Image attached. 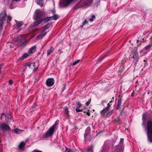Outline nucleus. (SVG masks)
I'll list each match as a JSON object with an SVG mask.
<instances>
[{
	"label": "nucleus",
	"instance_id": "1",
	"mask_svg": "<svg viewBox=\"0 0 152 152\" xmlns=\"http://www.w3.org/2000/svg\"><path fill=\"white\" fill-rule=\"evenodd\" d=\"M142 125L145 126L146 125V134L147 140L152 143V113H144L142 115Z\"/></svg>",
	"mask_w": 152,
	"mask_h": 152
},
{
	"label": "nucleus",
	"instance_id": "2",
	"mask_svg": "<svg viewBox=\"0 0 152 152\" xmlns=\"http://www.w3.org/2000/svg\"><path fill=\"white\" fill-rule=\"evenodd\" d=\"M25 35H19L13 39L14 42L21 48H23L28 43L30 39H25Z\"/></svg>",
	"mask_w": 152,
	"mask_h": 152
},
{
	"label": "nucleus",
	"instance_id": "3",
	"mask_svg": "<svg viewBox=\"0 0 152 152\" xmlns=\"http://www.w3.org/2000/svg\"><path fill=\"white\" fill-rule=\"evenodd\" d=\"M7 20V22L12 20L11 17L7 15L5 11L1 12L0 14V31L3 29V25L5 21Z\"/></svg>",
	"mask_w": 152,
	"mask_h": 152
},
{
	"label": "nucleus",
	"instance_id": "4",
	"mask_svg": "<svg viewBox=\"0 0 152 152\" xmlns=\"http://www.w3.org/2000/svg\"><path fill=\"white\" fill-rule=\"evenodd\" d=\"M58 121H56L55 123L50 127L47 131L45 134L43 136V137L47 138L51 137L53 134L55 129L58 124Z\"/></svg>",
	"mask_w": 152,
	"mask_h": 152
},
{
	"label": "nucleus",
	"instance_id": "5",
	"mask_svg": "<svg viewBox=\"0 0 152 152\" xmlns=\"http://www.w3.org/2000/svg\"><path fill=\"white\" fill-rule=\"evenodd\" d=\"M93 0H81L77 4L78 8H86L90 6Z\"/></svg>",
	"mask_w": 152,
	"mask_h": 152
},
{
	"label": "nucleus",
	"instance_id": "6",
	"mask_svg": "<svg viewBox=\"0 0 152 152\" xmlns=\"http://www.w3.org/2000/svg\"><path fill=\"white\" fill-rule=\"evenodd\" d=\"M124 139L121 138L119 144L117 146L115 147V150L114 152H123L124 146L123 145Z\"/></svg>",
	"mask_w": 152,
	"mask_h": 152
},
{
	"label": "nucleus",
	"instance_id": "7",
	"mask_svg": "<svg viewBox=\"0 0 152 152\" xmlns=\"http://www.w3.org/2000/svg\"><path fill=\"white\" fill-rule=\"evenodd\" d=\"M35 20L42 19L43 17L44 13L40 10H37L35 11Z\"/></svg>",
	"mask_w": 152,
	"mask_h": 152
},
{
	"label": "nucleus",
	"instance_id": "8",
	"mask_svg": "<svg viewBox=\"0 0 152 152\" xmlns=\"http://www.w3.org/2000/svg\"><path fill=\"white\" fill-rule=\"evenodd\" d=\"M54 82L55 80L53 78H49L47 80L46 84L47 86L51 87L54 84Z\"/></svg>",
	"mask_w": 152,
	"mask_h": 152
},
{
	"label": "nucleus",
	"instance_id": "9",
	"mask_svg": "<svg viewBox=\"0 0 152 152\" xmlns=\"http://www.w3.org/2000/svg\"><path fill=\"white\" fill-rule=\"evenodd\" d=\"M0 128L4 131H9L11 130V128L10 126L7 125L5 123H3L0 125Z\"/></svg>",
	"mask_w": 152,
	"mask_h": 152
},
{
	"label": "nucleus",
	"instance_id": "10",
	"mask_svg": "<svg viewBox=\"0 0 152 152\" xmlns=\"http://www.w3.org/2000/svg\"><path fill=\"white\" fill-rule=\"evenodd\" d=\"M109 110L106 109V108L100 111V113L102 115H109L111 112H109Z\"/></svg>",
	"mask_w": 152,
	"mask_h": 152
},
{
	"label": "nucleus",
	"instance_id": "11",
	"mask_svg": "<svg viewBox=\"0 0 152 152\" xmlns=\"http://www.w3.org/2000/svg\"><path fill=\"white\" fill-rule=\"evenodd\" d=\"M94 146L93 145L89 146L85 150H81V152H93V151Z\"/></svg>",
	"mask_w": 152,
	"mask_h": 152
},
{
	"label": "nucleus",
	"instance_id": "12",
	"mask_svg": "<svg viewBox=\"0 0 152 152\" xmlns=\"http://www.w3.org/2000/svg\"><path fill=\"white\" fill-rule=\"evenodd\" d=\"M132 52L133 54L132 58H133V60L137 59H139L140 57L139 56L137 51V50H133Z\"/></svg>",
	"mask_w": 152,
	"mask_h": 152
},
{
	"label": "nucleus",
	"instance_id": "13",
	"mask_svg": "<svg viewBox=\"0 0 152 152\" xmlns=\"http://www.w3.org/2000/svg\"><path fill=\"white\" fill-rule=\"evenodd\" d=\"M46 32L43 30L41 33L37 36V38L38 39H41L46 35Z\"/></svg>",
	"mask_w": 152,
	"mask_h": 152
},
{
	"label": "nucleus",
	"instance_id": "14",
	"mask_svg": "<svg viewBox=\"0 0 152 152\" xmlns=\"http://www.w3.org/2000/svg\"><path fill=\"white\" fill-rule=\"evenodd\" d=\"M74 0H64L63 2L64 7H67Z\"/></svg>",
	"mask_w": 152,
	"mask_h": 152
},
{
	"label": "nucleus",
	"instance_id": "15",
	"mask_svg": "<svg viewBox=\"0 0 152 152\" xmlns=\"http://www.w3.org/2000/svg\"><path fill=\"white\" fill-rule=\"evenodd\" d=\"M91 130V129L90 127H88L85 130V133L84 134V137L85 140H86L87 139V136L88 134L90 132Z\"/></svg>",
	"mask_w": 152,
	"mask_h": 152
},
{
	"label": "nucleus",
	"instance_id": "16",
	"mask_svg": "<svg viewBox=\"0 0 152 152\" xmlns=\"http://www.w3.org/2000/svg\"><path fill=\"white\" fill-rule=\"evenodd\" d=\"M37 20L35 21L32 24L31 26L32 27L35 26H37L42 21V19Z\"/></svg>",
	"mask_w": 152,
	"mask_h": 152
},
{
	"label": "nucleus",
	"instance_id": "17",
	"mask_svg": "<svg viewBox=\"0 0 152 152\" xmlns=\"http://www.w3.org/2000/svg\"><path fill=\"white\" fill-rule=\"evenodd\" d=\"M120 95L118 97L119 98L118 99V102L116 107V108L117 109H118L120 108L121 103L122 100L121 98H120Z\"/></svg>",
	"mask_w": 152,
	"mask_h": 152
},
{
	"label": "nucleus",
	"instance_id": "18",
	"mask_svg": "<svg viewBox=\"0 0 152 152\" xmlns=\"http://www.w3.org/2000/svg\"><path fill=\"white\" fill-rule=\"evenodd\" d=\"M26 65L28 66L29 68H31V69H33V66L35 64V62H29V63H26Z\"/></svg>",
	"mask_w": 152,
	"mask_h": 152
},
{
	"label": "nucleus",
	"instance_id": "19",
	"mask_svg": "<svg viewBox=\"0 0 152 152\" xmlns=\"http://www.w3.org/2000/svg\"><path fill=\"white\" fill-rule=\"evenodd\" d=\"M25 145V143L23 141H22L20 143L18 146V148L20 150L22 149Z\"/></svg>",
	"mask_w": 152,
	"mask_h": 152
},
{
	"label": "nucleus",
	"instance_id": "20",
	"mask_svg": "<svg viewBox=\"0 0 152 152\" xmlns=\"http://www.w3.org/2000/svg\"><path fill=\"white\" fill-rule=\"evenodd\" d=\"M51 20V17H47L42 19V21H44L45 23H47Z\"/></svg>",
	"mask_w": 152,
	"mask_h": 152
},
{
	"label": "nucleus",
	"instance_id": "21",
	"mask_svg": "<svg viewBox=\"0 0 152 152\" xmlns=\"http://www.w3.org/2000/svg\"><path fill=\"white\" fill-rule=\"evenodd\" d=\"M51 25V23H49L47 24L43 27L44 28L43 30L45 32L46 30L48 29V28H50Z\"/></svg>",
	"mask_w": 152,
	"mask_h": 152
},
{
	"label": "nucleus",
	"instance_id": "22",
	"mask_svg": "<svg viewBox=\"0 0 152 152\" xmlns=\"http://www.w3.org/2000/svg\"><path fill=\"white\" fill-rule=\"evenodd\" d=\"M54 50V48L53 46H51L49 50H47V56H49L51 53H53Z\"/></svg>",
	"mask_w": 152,
	"mask_h": 152
},
{
	"label": "nucleus",
	"instance_id": "23",
	"mask_svg": "<svg viewBox=\"0 0 152 152\" xmlns=\"http://www.w3.org/2000/svg\"><path fill=\"white\" fill-rule=\"evenodd\" d=\"M5 119L7 123L10 122L11 119V116L10 115H7L5 116Z\"/></svg>",
	"mask_w": 152,
	"mask_h": 152
},
{
	"label": "nucleus",
	"instance_id": "24",
	"mask_svg": "<svg viewBox=\"0 0 152 152\" xmlns=\"http://www.w3.org/2000/svg\"><path fill=\"white\" fill-rule=\"evenodd\" d=\"M36 48V47L35 46L31 47L29 50V53L31 54L34 52Z\"/></svg>",
	"mask_w": 152,
	"mask_h": 152
},
{
	"label": "nucleus",
	"instance_id": "25",
	"mask_svg": "<svg viewBox=\"0 0 152 152\" xmlns=\"http://www.w3.org/2000/svg\"><path fill=\"white\" fill-rule=\"evenodd\" d=\"M114 101V97H113L112 98V99H111V100L109 102V103H108L107 104V107H106V109H108V110H109L110 109V108L111 105V104H110V103H111V102H113Z\"/></svg>",
	"mask_w": 152,
	"mask_h": 152
},
{
	"label": "nucleus",
	"instance_id": "26",
	"mask_svg": "<svg viewBox=\"0 0 152 152\" xmlns=\"http://www.w3.org/2000/svg\"><path fill=\"white\" fill-rule=\"evenodd\" d=\"M29 55L27 53H24L23 55L21 58H20V60H23V59L26 58Z\"/></svg>",
	"mask_w": 152,
	"mask_h": 152
},
{
	"label": "nucleus",
	"instance_id": "27",
	"mask_svg": "<svg viewBox=\"0 0 152 152\" xmlns=\"http://www.w3.org/2000/svg\"><path fill=\"white\" fill-rule=\"evenodd\" d=\"M15 21L17 24V26L18 28L20 27L23 24V22L22 21H18L16 20H15Z\"/></svg>",
	"mask_w": 152,
	"mask_h": 152
},
{
	"label": "nucleus",
	"instance_id": "28",
	"mask_svg": "<svg viewBox=\"0 0 152 152\" xmlns=\"http://www.w3.org/2000/svg\"><path fill=\"white\" fill-rule=\"evenodd\" d=\"M14 132L16 134H19L21 133L22 131L18 128H16L14 130Z\"/></svg>",
	"mask_w": 152,
	"mask_h": 152
},
{
	"label": "nucleus",
	"instance_id": "29",
	"mask_svg": "<svg viewBox=\"0 0 152 152\" xmlns=\"http://www.w3.org/2000/svg\"><path fill=\"white\" fill-rule=\"evenodd\" d=\"M51 17V19H53L54 20H57L58 18V16L56 14H54L53 16Z\"/></svg>",
	"mask_w": 152,
	"mask_h": 152
},
{
	"label": "nucleus",
	"instance_id": "30",
	"mask_svg": "<svg viewBox=\"0 0 152 152\" xmlns=\"http://www.w3.org/2000/svg\"><path fill=\"white\" fill-rule=\"evenodd\" d=\"M76 104L77 106L76 108L79 109L82 106V104L80 103V101H78L77 102H76Z\"/></svg>",
	"mask_w": 152,
	"mask_h": 152
},
{
	"label": "nucleus",
	"instance_id": "31",
	"mask_svg": "<svg viewBox=\"0 0 152 152\" xmlns=\"http://www.w3.org/2000/svg\"><path fill=\"white\" fill-rule=\"evenodd\" d=\"M139 59H137L133 60V63L134 64V66L135 67L137 65V63Z\"/></svg>",
	"mask_w": 152,
	"mask_h": 152
},
{
	"label": "nucleus",
	"instance_id": "32",
	"mask_svg": "<svg viewBox=\"0 0 152 152\" xmlns=\"http://www.w3.org/2000/svg\"><path fill=\"white\" fill-rule=\"evenodd\" d=\"M82 61V60H81L80 59L77 60L75 62H74L72 65L73 66H75L77 64V63H79L80 62H81Z\"/></svg>",
	"mask_w": 152,
	"mask_h": 152
},
{
	"label": "nucleus",
	"instance_id": "33",
	"mask_svg": "<svg viewBox=\"0 0 152 152\" xmlns=\"http://www.w3.org/2000/svg\"><path fill=\"white\" fill-rule=\"evenodd\" d=\"M65 110L66 111V114L67 117H68L69 115V111L68 110V108L67 107H66L65 108Z\"/></svg>",
	"mask_w": 152,
	"mask_h": 152
},
{
	"label": "nucleus",
	"instance_id": "34",
	"mask_svg": "<svg viewBox=\"0 0 152 152\" xmlns=\"http://www.w3.org/2000/svg\"><path fill=\"white\" fill-rule=\"evenodd\" d=\"M151 45H147L144 47V48L143 49V50H147L150 48L151 47Z\"/></svg>",
	"mask_w": 152,
	"mask_h": 152
},
{
	"label": "nucleus",
	"instance_id": "35",
	"mask_svg": "<svg viewBox=\"0 0 152 152\" xmlns=\"http://www.w3.org/2000/svg\"><path fill=\"white\" fill-rule=\"evenodd\" d=\"M42 1L38 0L37 4L42 7L43 5V4L42 2Z\"/></svg>",
	"mask_w": 152,
	"mask_h": 152
},
{
	"label": "nucleus",
	"instance_id": "36",
	"mask_svg": "<svg viewBox=\"0 0 152 152\" xmlns=\"http://www.w3.org/2000/svg\"><path fill=\"white\" fill-rule=\"evenodd\" d=\"M35 66H36L35 63V64L33 66V71H34V72H36V71H37L38 69V67H35Z\"/></svg>",
	"mask_w": 152,
	"mask_h": 152
},
{
	"label": "nucleus",
	"instance_id": "37",
	"mask_svg": "<svg viewBox=\"0 0 152 152\" xmlns=\"http://www.w3.org/2000/svg\"><path fill=\"white\" fill-rule=\"evenodd\" d=\"M37 104L36 103H34L33 105L32 106V110H34L37 106Z\"/></svg>",
	"mask_w": 152,
	"mask_h": 152
},
{
	"label": "nucleus",
	"instance_id": "38",
	"mask_svg": "<svg viewBox=\"0 0 152 152\" xmlns=\"http://www.w3.org/2000/svg\"><path fill=\"white\" fill-rule=\"evenodd\" d=\"M65 152H73L69 148H66L65 149Z\"/></svg>",
	"mask_w": 152,
	"mask_h": 152
},
{
	"label": "nucleus",
	"instance_id": "39",
	"mask_svg": "<svg viewBox=\"0 0 152 152\" xmlns=\"http://www.w3.org/2000/svg\"><path fill=\"white\" fill-rule=\"evenodd\" d=\"M89 111V110H88V111H87L86 112V111H84L83 112L84 113H86L88 116H90V114Z\"/></svg>",
	"mask_w": 152,
	"mask_h": 152
},
{
	"label": "nucleus",
	"instance_id": "40",
	"mask_svg": "<svg viewBox=\"0 0 152 152\" xmlns=\"http://www.w3.org/2000/svg\"><path fill=\"white\" fill-rule=\"evenodd\" d=\"M75 110L77 113H78L79 112H81L83 111V110L82 109H79L76 108L75 109Z\"/></svg>",
	"mask_w": 152,
	"mask_h": 152
},
{
	"label": "nucleus",
	"instance_id": "41",
	"mask_svg": "<svg viewBox=\"0 0 152 152\" xmlns=\"http://www.w3.org/2000/svg\"><path fill=\"white\" fill-rule=\"evenodd\" d=\"M88 23V22L87 21V20H84V21L82 23V25H86V24H87Z\"/></svg>",
	"mask_w": 152,
	"mask_h": 152
},
{
	"label": "nucleus",
	"instance_id": "42",
	"mask_svg": "<svg viewBox=\"0 0 152 152\" xmlns=\"http://www.w3.org/2000/svg\"><path fill=\"white\" fill-rule=\"evenodd\" d=\"M105 56H103L102 58H101L100 59L99 61V63H100V62H101L102 60L104 58H105Z\"/></svg>",
	"mask_w": 152,
	"mask_h": 152
},
{
	"label": "nucleus",
	"instance_id": "43",
	"mask_svg": "<svg viewBox=\"0 0 152 152\" xmlns=\"http://www.w3.org/2000/svg\"><path fill=\"white\" fill-rule=\"evenodd\" d=\"M9 83L10 85H12L13 83V81L11 80H10L9 81Z\"/></svg>",
	"mask_w": 152,
	"mask_h": 152
},
{
	"label": "nucleus",
	"instance_id": "44",
	"mask_svg": "<svg viewBox=\"0 0 152 152\" xmlns=\"http://www.w3.org/2000/svg\"><path fill=\"white\" fill-rule=\"evenodd\" d=\"M100 1V0H96V3L98 5Z\"/></svg>",
	"mask_w": 152,
	"mask_h": 152
},
{
	"label": "nucleus",
	"instance_id": "45",
	"mask_svg": "<svg viewBox=\"0 0 152 152\" xmlns=\"http://www.w3.org/2000/svg\"><path fill=\"white\" fill-rule=\"evenodd\" d=\"M90 103V102L89 101H88L86 103V105L88 106Z\"/></svg>",
	"mask_w": 152,
	"mask_h": 152
},
{
	"label": "nucleus",
	"instance_id": "46",
	"mask_svg": "<svg viewBox=\"0 0 152 152\" xmlns=\"http://www.w3.org/2000/svg\"><path fill=\"white\" fill-rule=\"evenodd\" d=\"M143 61L144 62H145V65H144V67H145L146 66H147V62H146V60H144Z\"/></svg>",
	"mask_w": 152,
	"mask_h": 152
},
{
	"label": "nucleus",
	"instance_id": "47",
	"mask_svg": "<svg viewBox=\"0 0 152 152\" xmlns=\"http://www.w3.org/2000/svg\"><path fill=\"white\" fill-rule=\"evenodd\" d=\"M120 121V118H118L116 119L115 120V121L117 122H118Z\"/></svg>",
	"mask_w": 152,
	"mask_h": 152
},
{
	"label": "nucleus",
	"instance_id": "48",
	"mask_svg": "<svg viewBox=\"0 0 152 152\" xmlns=\"http://www.w3.org/2000/svg\"><path fill=\"white\" fill-rule=\"evenodd\" d=\"M51 12H52V13L54 15V14H55V12H56V11H55V10H52L51 11Z\"/></svg>",
	"mask_w": 152,
	"mask_h": 152
},
{
	"label": "nucleus",
	"instance_id": "49",
	"mask_svg": "<svg viewBox=\"0 0 152 152\" xmlns=\"http://www.w3.org/2000/svg\"><path fill=\"white\" fill-rule=\"evenodd\" d=\"M39 30L38 28H36L34 29L33 30L34 32H36L37 31H38Z\"/></svg>",
	"mask_w": 152,
	"mask_h": 152
},
{
	"label": "nucleus",
	"instance_id": "50",
	"mask_svg": "<svg viewBox=\"0 0 152 152\" xmlns=\"http://www.w3.org/2000/svg\"><path fill=\"white\" fill-rule=\"evenodd\" d=\"M99 152H107V151H106L104 149H103L101 151Z\"/></svg>",
	"mask_w": 152,
	"mask_h": 152
},
{
	"label": "nucleus",
	"instance_id": "51",
	"mask_svg": "<svg viewBox=\"0 0 152 152\" xmlns=\"http://www.w3.org/2000/svg\"><path fill=\"white\" fill-rule=\"evenodd\" d=\"M65 89H66L65 85L64 86L63 88H62V91H64Z\"/></svg>",
	"mask_w": 152,
	"mask_h": 152
},
{
	"label": "nucleus",
	"instance_id": "52",
	"mask_svg": "<svg viewBox=\"0 0 152 152\" xmlns=\"http://www.w3.org/2000/svg\"><path fill=\"white\" fill-rule=\"evenodd\" d=\"M1 144H0V152H1L2 151V149H1Z\"/></svg>",
	"mask_w": 152,
	"mask_h": 152
},
{
	"label": "nucleus",
	"instance_id": "53",
	"mask_svg": "<svg viewBox=\"0 0 152 152\" xmlns=\"http://www.w3.org/2000/svg\"><path fill=\"white\" fill-rule=\"evenodd\" d=\"M89 20L90 21H92L94 20H93V18H91Z\"/></svg>",
	"mask_w": 152,
	"mask_h": 152
},
{
	"label": "nucleus",
	"instance_id": "54",
	"mask_svg": "<svg viewBox=\"0 0 152 152\" xmlns=\"http://www.w3.org/2000/svg\"><path fill=\"white\" fill-rule=\"evenodd\" d=\"M95 16L94 15H92V18L93 19L94 18H95Z\"/></svg>",
	"mask_w": 152,
	"mask_h": 152
},
{
	"label": "nucleus",
	"instance_id": "55",
	"mask_svg": "<svg viewBox=\"0 0 152 152\" xmlns=\"http://www.w3.org/2000/svg\"><path fill=\"white\" fill-rule=\"evenodd\" d=\"M35 152H42L40 151H36Z\"/></svg>",
	"mask_w": 152,
	"mask_h": 152
},
{
	"label": "nucleus",
	"instance_id": "56",
	"mask_svg": "<svg viewBox=\"0 0 152 152\" xmlns=\"http://www.w3.org/2000/svg\"><path fill=\"white\" fill-rule=\"evenodd\" d=\"M139 40L138 39H137V40L136 42H137V44L138 43H139Z\"/></svg>",
	"mask_w": 152,
	"mask_h": 152
},
{
	"label": "nucleus",
	"instance_id": "57",
	"mask_svg": "<svg viewBox=\"0 0 152 152\" xmlns=\"http://www.w3.org/2000/svg\"><path fill=\"white\" fill-rule=\"evenodd\" d=\"M3 115H4V113H3L2 114V116H1V118H2V116Z\"/></svg>",
	"mask_w": 152,
	"mask_h": 152
},
{
	"label": "nucleus",
	"instance_id": "58",
	"mask_svg": "<svg viewBox=\"0 0 152 152\" xmlns=\"http://www.w3.org/2000/svg\"><path fill=\"white\" fill-rule=\"evenodd\" d=\"M1 66H0V73H1Z\"/></svg>",
	"mask_w": 152,
	"mask_h": 152
},
{
	"label": "nucleus",
	"instance_id": "59",
	"mask_svg": "<svg viewBox=\"0 0 152 152\" xmlns=\"http://www.w3.org/2000/svg\"><path fill=\"white\" fill-rule=\"evenodd\" d=\"M141 44H138V45H137V46H138V47H139V46Z\"/></svg>",
	"mask_w": 152,
	"mask_h": 152
},
{
	"label": "nucleus",
	"instance_id": "60",
	"mask_svg": "<svg viewBox=\"0 0 152 152\" xmlns=\"http://www.w3.org/2000/svg\"><path fill=\"white\" fill-rule=\"evenodd\" d=\"M144 40V38H142V40Z\"/></svg>",
	"mask_w": 152,
	"mask_h": 152
},
{
	"label": "nucleus",
	"instance_id": "61",
	"mask_svg": "<svg viewBox=\"0 0 152 152\" xmlns=\"http://www.w3.org/2000/svg\"><path fill=\"white\" fill-rule=\"evenodd\" d=\"M140 42H142V41H140Z\"/></svg>",
	"mask_w": 152,
	"mask_h": 152
}]
</instances>
